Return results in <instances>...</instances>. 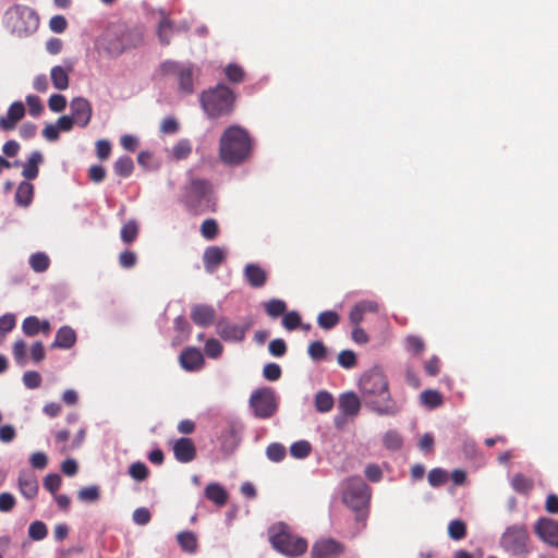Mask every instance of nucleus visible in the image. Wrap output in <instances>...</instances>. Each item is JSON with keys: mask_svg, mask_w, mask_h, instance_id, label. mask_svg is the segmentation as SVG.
Wrapping results in <instances>:
<instances>
[{"mask_svg": "<svg viewBox=\"0 0 558 558\" xmlns=\"http://www.w3.org/2000/svg\"><path fill=\"white\" fill-rule=\"evenodd\" d=\"M4 22L12 33L23 36L37 29L39 19L33 9L17 4L5 12Z\"/></svg>", "mask_w": 558, "mask_h": 558, "instance_id": "4", "label": "nucleus"}, {"mask_svg": "<svg viewBox=\"0 0 558 558\" xmlns=\"http://www.w3.org/2000/svg\"><path fill=\"white\" fill-rule=\"evenodd\" d=\"M252 143L247 132L240 126L228 128L221 138L219 153L226 163H239L251 153Z\"/></svg>", "mask_w": 558, "mask_h": 558, "instance_id": "2", "label": "nucleus"}, {"mask_svg": "<svg viewBox=\"0 0 558 558\" xmlns=\"http://www.w3.org/2000/svg\"><path fill=\"white\" fill-rule=\"evenodd\" d=\"M264 307H265L266 313L272 318H276V317L284 314L286 310H287L286 303L281 300H277V299L266 302L264 304Z\"/></svg>", "mask_w": 558, "mask_h": 558, "instance_id": "35", "label": "nucleus"}, {"mask_svg": "<svg viewBox=\"0 0 558 558\" xmlns=\"http://www.w3.org/2000/svg\"><path fill=\"white\" fill-rule=\"evenodd\" d=\"M173 34V26L167 17H162L158 25V36L162 44L168 45Z\"/></svg>", "mask_w": 558, "mask_h": 558, "instance_id": "37", "label": "nucleus"}, {"mask_svg": "<svg viewBox=\"0 0 558 558\" xmlns=\"http://www.w3.org/2000/svg\"><path fill=\"white\" fill-rule=\"evenodd\" d=\"M255 415L262 418L270 417L277 410L275 392L270 388L254 391L250 399Z\"/></svg>", "mask_w": 558, "mask_h": 558, "instance_id": "9", "label": "nucleus"}, {"mask_svg": "<svg viewBox=\"0 0 558 558\" xmlns=\"http://www.w3.org/2000/svg\"><path fill=\"white\" fill-rule=\"evenodd\" d=\"M342 551V547L333 539H320L313 546V558H337Z\"/></svg>", "mask_w": 558, "mask_h": 558, "instance_id": "15", "label": "nucleus"}, {"mask_svg": "<svg viewBox=\"0 0 558 558\" xmlns=\"http://www.w3.org/2000/svg\"><path fill=\"white\" fill-rule=\"evenodd\" d=\"M405 348L413 354H420L424 350V342L416 336H409L405 338Z\"/></svg>", "mask_w": 558, "mask_h": 558, "instance_id": "53", "label": "nucleus"}, {"mask_svg": "<svg viewBox=\"0 0 558 558\" xmlns=\"http://www.w3.org/2000/svg\"><path fill=\"white\" fill-rule=\"evenodd\" d=\"M68 22L62 15H54L50 19L49 27L53 33L60 34L65 31Z\"/></svg>", "mask_w": 558, "mask_h": 558, "instance_id": "60", "label": "nucleus"}, {"mask_svg": "<svg viewBox=\"0 0 558 558\" xmlns=\"http://www.w3.org/2000/svg\"><path fill=\"white\" fill-rule=\"evenodd\" d=\"M44 486L51 493H56L61 486V477L58 474H48L45 477Z\"/></svg>", "mask_w": 558, "mask_h": 558, "instance_id": "63", "label": "nucleus"}, {"mask_svg": "<svg viewBox=\"0 0 558 558\" xmlns=\"http://www.w3.org/2000/svg\"><path fill=\"white\" fill-rule=\"evenodd\" d=\"M19 488L25 498H34L38 492L36 475L32 471H22L19 475Z\"/></svg>", "mask_w": 558, "mask_h": 558, "instance_id": "18", "label": "nucleus"}, {"mask_svg": "<svg viewBox=\"0 0 558 558\" xmlns=\"http://www.w3.org/2000/svg\"><path fill=\"white\" fill-rule=\"evenodd\" d=\"M225 74L227 78L233 83H240L244 80L243 69L235 63L228 64L225 68Z\"/></svg>", "mask_w": 558, "mask_h": 558, "instance_id": "44", "label": "nucleus"}, {"mask_svg": "<svg viewBox=\"0 0 558 558\" xmlns=\"http://www.w3.org/2000/svg\"><path fill=\"white\" fill-rule=\"evenodd\" d=\"M181 548L189 553H194L197 548V538L192 532H181L177 536Z\"/></svg>", "mask_w": 558, "mask_h": 558, "instance_id": "30", "label": "nucleus"}, {"mask_svg": "<svg viewBox=\"0 0 558 558\" xmlns=\"http://www.w3.org/2000/svg\"><path fill=\"white\" fill-rule=\"evenodd\" d=\"M167 153L173 160L186 159L192 153V144L189 140H180Z\"/></svg>", "mask_w": 558, "mask_h": 558, "instance_id": "27", "label": "nucleus"}, {"mask_svg": "<svg viewBox=\"0 0 558 558\" xmlns=\"http://www.w3.org/2000/svg\"><path fill=\"white\" fill-rule=\"evenodd\" d=\"M287 351L286 342L282 339H275L269 343V352L274 356H282Z\"/></svg>", "mask_w": 558, "mask_h": 558, "instance_id": "64", "label": "nucleus"}, {"mask_svg": "<svg viewBox=\"0 0 558 558\" xmlns=\"http://www.w3.org/2000/svg\"><path fill=\"white\" fill-rule=\"evenodd\" d=\"M71 117L75 124L85 128L90 122L93 108L90 102L84 97H74L70 102Z\"/></svg>", "mask_w": 558, "mask_h": 558, "instance_id": "12", "label": "nucleus"}, {"mask_svg": "<svg viewBox=\"0 0 558 558\" xmlns=\"http://www.w3.org/2000/svg\"><path fill=\"white\" fill-rule=\"evenodd\" d=\"M291 454L296 459H303L311 452V445L306 440H300L294 442L290 448Z\"/></svg>", "mask_w": 558, "mask_h": 558, "instance_id": "45", "label": "nucleus"}, {"mask_svg": "<svg viewBox=\"0 0 558 558\" xmlns=\"http://www.w3.org/2000/svg\"><path fill=\"white\" fill-rule=\"evenodd\" d=\"M215 316L216 312L209 305H195L191 310L192 320L201 327L211 325L215 319Z\"/></svg>", "mask_w": 558, "mask_h": 558, "instance_id": "21", "label": "nucleus"}, {"mask_svg": "<svg viewBox=\"0 0 558 558\" xmlns=\"http://www.w3.org/2000/svg\"><path fill=\"white\" fill-rule=\"evenodd\" d=\"M218 333L221 338L229 341H240L244 338L246 328L229 322H219L217 325Z\"/></svg>", "mask_w": 558, "mask_h": 558, "instance_id": "19", "label": "nucleus"}, {"mask_svg": "<svg viewBox=\"0 0 558 558\" xmlns=\"http://www.w3.org/2000/svg\"><path fill=\"white\" fill-rule=\"evenodd\" d=\"M448 533L452 539H462L466 534L465 523L461 520L451 521L448 526Z\"/></svg>", "mask_w": 558, "mask_h": 558, "instance_id": "42", "label": "nucleus"}, {"mask_svg": "<svg viewBox=\"0 0 558 558\" xmlns=\"http://www.w3.org/2000/svg\"><path fill=\"white\" fill-rule=\"evenodd\" d=\"M48 107L52 112H62L66 107V98L61 94H52L48 99Z\"/></svg>", "mask_w": 558, "mask_h": 558, "instance_id": "48", "label": "nucleus"}, {"mask_svg": "<svg viewBox=\"0 0 558 558\" xmlns=\"http://www.w3.org/2000/svg\"><path fill=\"white\" fill-rule=\"evenodd\" d=\"M423 405L435 409L442 404V397L436 390H425L420 396Z\"/></svg>", "mask_w": 558, "mask_h": 558, "instance_id": "31", "label": "nucleus"}, {"mask_svg": "<svg viewBox=\"0 0 558 558\" xmlns=\"http://www.w3.org/2000/svg\"><path fill=\"white\" fill-rule=\"evenodd\" d=\"M527 532L522 526H512L502 535L504 547L513 555L524 554L526 551Z\"/></svg>", "mask_w": 558, "mask_h": 558, "instance_id": "11", "label": "nucleus"}, {"mask_svg": "<svg viewBox=\"0 0 558 558\" xmlns=\"http://www.w3.org/2000/svg\"><path fill=\"white\" fill-rule=\"evenodd\" d=\"M535 532L545 543L558 547V523L543 518L535 525Z\"/></svg>", "mask_w": 558, "mask_h": 558, "instance_id": "14", "label": "nucleus"}, {"mask_svg": "<svg viewBox=\"0 0 558 558\" xmlns=\"http://www.w3.org/2000/svg\"><path fill=\"white\" fill-rule=\"evenodd\" d=\"M326 353L327 349L322 341H314L308 345V354L315 361L325 359Z\"/></svg>", "mask_w": 558, "mask_h": 558, "instance_id": "51", "label": "nucleus"}, {"mask_svg": "<svg viewBox=\"0 0 558 558\" xmlns=\"http://www.w3.org/2000/svg\"><path fill=\"white\" fill-rule=\"evenodd\" d=\"M369 496L368 486L360 477L350 478L343 484V502L353 510L365 508Z\"/></svg>", "mask_w": 558, "mask_h": 558, "instance_id": "8", "label": "nucleus"}, {"mask_svg": "<svg viewBox=\"0 0 558 558\" xmlns=\"http://www.w3.org/2000/svg\"><path fill=\"white\" fill-rule=\"evenodd\" d=\"M48 534L47 526L41 521H34L31 523L28 527V536L33 541H41L44 539Z\"/></svg>", "mask_w": 558, "mask_h": 558, "instance_id": "39", "label": "nucleus"}, {"mask_svg": "<svg viewBox=\"0 0 558 558\" xmlns=\"http://www.w3.org/2000/svg\"><path fill=\"white\" fill-rule=\"evenodd\" d=\"M269 541L275 549L289 557L303 555L307 549V542L293 534L284 523L274 524L269 531Z\"/></svg>", "mask_w": 558, "mask_h": 558, "instance_id": "3", "label": "nucleus"}, {"mask_svg": "<svg viewBox=\"0 0 558 558\" xmlns=\"http://www.w3.org/2000/svg\"><path fill=\"white\" fill-rule=\"evenodd\" d=\"M25 100L31 116L38 117L41 114L44 106L37 96L28 95Z\"/></svg>", "mask_w": 558, "mask_h": 558, "instance_id": "52", "label": "nucleus"}, {"mask_svg": "<svg viewBox=\"0 0 558 558\" xmlns=\"http://www.w3.org/2000/svg\"><path fill=\"white\" fill-rule=\"evenodd\" d=\"M43 161V156L39 151L31 154L29 158L23 166V175L27 180L35 179L38 175V166Z\"/></svg>", "mask_w": 558, "mask_h": 558, "instance_id": "28", "label": "nucleus"}, {"mask_svg": "<svg viewBox=\"0 0 558 558\" xmlns=\"http://www.w3.org/2000/svg\"><path fill=\"white\" fill-rule=\"evenodd\" d=\"M137 256L132 251H124L119 256V263L124 268H131L136 264Z\"/></svg>", "mask_w": 558, "mask_h": 558, "instance_id": "62", "label": "nucleus"}, {"mask_svg": "<svg viewBox=\"0 0 558 558\" xmlns=\"http://www.w3.org/2000/svg\"><path fill=\"white\" fill-rule=\"evenodd\" d=\"M219 232V227L216 220L206 219L201 226V233L207 240H214Z\"/></svg>", "mask_w": 558, "mask_h": 558, "instance_id": "41", "label": "nucleus"}, {"mask_svg": "<svg viewBox=\"0 0 558 558\" xmlns=\"http://www.w3.org/2000/svg\"><path fill=\"white\" fill-rule=\"evenodd\" d=\"M447 477V472L441 469H434L428 473V482L434 487L445 484Z\"/></svg>", "mask_w": 558, "mask_h": 558, "instance_id": "57", "label": "nucleus"}, {"mask_svg": "<svg viewBox=\"0 0 558 558\" xmlns=\"http://www.w3.org/2000/svg\"><path fill=\"white\" fill-rule=\"evenodd\" d=\"M185 204L195 215L214 210L209 183L202 180L193 181L187 190Z\"/></svg>", "mask_w": 558, "mask_h": 558, "instance_id": "7", "label": "nucleus"}, {"mask_svg": "<svg viewBox=\"0 0 558 558\" xmlns=\"http://www.w3.org/2000/svg\"><path fill=\"white\" fill-rule=\"evenodd\" d=\"M133 46L131 34L122 26H108L96 40V47L109 56H119Z\"/></svg>", "mask_w": 558, "mask_h": 558, "instance_id": "5", "label": "nucleus"}, {"mask_svg": "<svg viewBox=\"0 0 558 558\" xmlns=\"http://www.w3.org/2000/svg\"><path fill=\"white\" fill-rule=\"evenodd\" d=\"M267 457L274 462H279L286 457V448L280 444H271L267 448Z\"/></svg>", "mask_w": 558, "mask_h": 558, "instance_id": "50", "label": "nucleus"}, {"mask_svg": "<svg viewBox=\"0 0 558 558\" xmlns=\"http://www.w3.org/2000/svg\"><path fill=\"white\" fill-rule=\"evenodd\" d=\"M205 496L218 507H222L228 501L227 490L218 483H210L205 488Z\"/></svg>", "mask_w": 558, "mask_h": 558, "instance_id": "25", "label": "nucleus"}, {"mask_svg": "<svg viewBox=\"0 0 558 558\" xmlns=\"http://www.w3.org/2000/svg\"><path fill=\"white\" fill-rule=\"evenodd\" d=\"M25 350H26V344L24 341L17 340L14 342L13 356H14L15 362L21 366H24L27 362Z\"/></svg>", "mask_w": 558, "mask_h": 558, "instance_id": "49", "label": "nucleus"}, {"mask_svg": "<svg viewBox=\"0 0 558 558\" xmlns=\"http://www.w3.org/2000/svg\"><path fill=\"white\" fill-rule=\"evenodd\" d=\"M205 352L209 357H218L222 352V345L216 339H210L205 344Z\"/></svg>", "mask_w": 558, "mask_h": 558, "instance_id": "61", "label": "nucleus"}, {"mask_svg": "<svg viewBox=\"0 0 558 558\" xmlns=\"http://www.w3.org/2000/svg\"><path fill=\"white\" fill-rule=\"evenodd\" d=\"M227 254V248L219 246L207 247L203 256L205 269L210 274L216 271L219 265H221L225 262Z\"/></svg>", "mask_w": 558, "mask_h": 558, "instance_id": "16", "label": "nucleus"}, {"mask_svg": "<svg viewBox=\"0 0 558 558\" xmlns=\"http://www.w3.org/2000/svg\"><path fill=\"white\" fill-rule=\"evenodd\" d=\"M512 487L520 493H527L533 487V482L522 474H517L512 478Z\"/></svg>", "mask_w": 558, "mask_h": 558, "instance_id": "46", "label": "nucleus"}, {"mask_svg": "<svg viewBox=\"0 0 558 558\" xmlns=\"http://www.w3.org/2000/svg\"><path fill=\"white\" fill-rule=\"evenodd\" d=\"M202 106L209 117H219L231 112L234 102V96L230 88L225 85H218L202 95Z\"/></svg>", "mask_w": 558, "mask_h": 558, "instance_id": "6", "label": "nucleus"}, {"mask_svg": "<svg viewBox=\"0 0 558 558\" xmlns=\"http://www.w3.org/2000/svg\"><path fill=\"white\" fill-rule=\"evenodd\" d=\"M134 169L133 161L130 157H120L114 163V171L121 177H129Z\"/></svg>", "mask_w": 558, "mask_h": 558, "instance_id": "38", "label": "nucleus"}, {"mask_svg": "<svg viewBox=\"0 0 558 558\" xmlns=\"http://www.w3.org/2000/svg\"><path fill=\"white\" fill-rule=\"evenodd\" d=\"M34 194V186L28 182H21L15 193V202L20 206H28Z\"/></svg>", "mask_w": 558, "mask_h": 558, "instance_id": "29", "label": "nucleus"}, {"mask_svg": "<svg viewBox=\"0 0 558 558\" xmlns=\"http://www.w3.org/2000/svg\"><path fill=\"white\" fill-rule=\"evenodd\" d=\"M138 233V226L135 220L128 221L121 229V239L124 243L133 242Z\"/></svg>", "mask_w": 558, "mask_h": 558, "instance_id": "36", "label": "nucleus"}, {"mask_svg": "<svg viewBox=\"0 0 558 558\" xmlns=\"http://www.w3.org/2000/svg\"><path fill=\"white\" fill-rule=\"evenodd\" d=\"M173 453L178 461L187 463L194 460L196 448L192 439L180 438L173 444Z\"/></svg>", "mask_w": 558, "mask_h": 558, "instance_id": "17", "label": "nucleus"}, {"mask_svg": "<svg viewBox=\"0 0 558 558\" xmlns=\"http://www.w3.org/2000/svg\"><path fill=\"white\" fill-rule=\"evenodd\" d=\"M360 391L364 403L377 413L393 415L399 411L391 398L387 377L380 369H371L361 377Z\"/></svg>", "mask_w": 558, "mask_h": 558, "instance_id": "1", "label": "nucleus"}, {"mask_svg": "<svg viewBox=\"0 0 558 558\" xmlns=\"http://www.w3.org/2000/svg\"><path fill=\"white\" fill-rule=\"evenodd\" d=\"M23 383L28 389L38 388L41 384V376L38 372L28 371L23 375Z\"/></svg>", "mask_w": 558, "mask_h": 558, "instance_id": "56", "label": "nucleus"}, {"mask_svg": "<svg viewBox=\"0 0 558 558\" xmlns=\"http://www.w3.org/2000/svg\"><path fill=\"white\" fill-rule=\"evenodd\" d=\"M361 401L353 392L344 393L339 399V409L345 415L355 416L360 412Z\"/></svg>", "mask_w": 558, "mask_h": 558, "instance_id": "23", "label": "nucleus"}, {"mask_svg": "<svg viewBox=\"0 0 558 558\" xmlns=\"http://www.w3.org/2000/svg\"><path fill=\"white\" fill-rule=\"evenodd\" d=\"M72 66L56 65L50 70V80L58 90H65L70 85V73Z\"/></svg>", "mask_w": 558, "mask_h": 558, "instance_id": "22", "label": "nucleus"}, {"mask_svg": "<svg viewBox=\"0 0 558 558\" xmlns=\"http://www.w3.org/2000/svg\"><path fill=\"white\" fill-rule=\"evenodd\" d=\"M160 71L163 75H177L179 86L182 92H193L194 69L192 65L166 61L161 64Z\"/></svg>", "mask_w": 558, "mask_h": 558, "instance_id": "10", "label": "nucleus"}, {"mask_svg": "<svg viewBox=\"0 0 558 558\" xmlns=\"http://www.w3.org/2000/svg\"><path fill=\"white\" fill-rule=\"evenodd\" d=\"M25 111V105L22 101L12 102L7 114L0 118V129L4 132L13 131L24 118Z\"/></svg>", "mask_w": 558, "mask_h": 558, "instance_id": "13", "label": "nucleus"}, {"mask_svg": "<svg viewBox=\"0 0 558 558\" xmlns=\"http://www.w3.org/2000/svg\"><path fill=\"white\" fill-rule=\"evenodd\" d=\"M244 275L250 284L256 288L264 286L267 278L265 270L255 264H248L245 267Z\"/></svg>", "mask_w": 558, "mask_h": 558, "instance_id": "26", "label": "nucleus"}, {"mask_svg": "<svg viewBox=\"0 0 558 558\" xmlns=\"http://www.w3.org/2000/svg\"><path fill=\"white\" fill-rule=\"evenodd\" d=\"M23 332L29 337L40 332V320L36 316H29L22 324Z\"/></svg>", "mask_w": 558, "mask_h": 558, "instance_id": "43", "label": "nucleus"}, {"mask_svg": "<svg viewBox=\"0 0 558 558\" xmlns=\"http://www.w3.org/2000/svg\"><path fill=\"white\" fill-rule=\"evenodd\" d=\"M384 446L389 450L400 449L402 446V437L395 430L387 432L383 437Z\"/></svg>", "mask_w": 558, "mask_h": 558, "instance_id": "40", "label": "nucleus"}, {"mask_svg": "<svg viewBox=\"0 0 558 558\" xmlns=\"http://www.w3.org/2000/svg\"><path fill=\"white\" fill-rule=\"evenodd\" d=\"M338 362L341 366L350 368L355 365L356 356L353 351L345 350L340 352V354L338 355Z\"/></svg>", "mask_w": 558, "mask_h": 558, "instance_id": "59", "label": "nucleus"}, {"mask_svg": "<svg viewBox=\"0 0 558 558\" xmlns=\"http://www.w3.org/2000/svg\"><path fill=\"white\" fill-rule=\"evenodd\" d=\"M75 342H76L75 331L69 326H63L57 331L56 339H54L52 347L70 349L75 344Z\"/></svg>", "mask_w": 558, "mask_h": 558, "instance_id": "24", "label": "nucleus"}, {"mask_svg": "<svg viewBox=\"0 0 558 558\" xmlns=\"http://www.w3.org/2000/svg\"><path fill=\"white\" fill-rule=\"evenodd\" d=\"M263 375L266 379L275 381L281 376V368L276 363H268L263 369Z\"/></svg>", "mask_w": 558, "mask_h": 558, "instance_id": "58", "label": "nucleus"}, {"mask_svg": "<svg viewBox=\"0 0 558 558\" xmlns=\"http://www.w3.org/2000/svg\"><path fill=\"white\" fill-rule=\"evenodd\" d=\"M315 407L319 412H329L333 407V398L326 391H319L315 397Z\"/></svg>", "mask_w": 558, "mask_h": 558, "instance_id": "33", "label": "nucleus"}, {"mask_svg": "<svg viewBox=\"0 0 558 558\" xmlns=\"http://www.w3.org/2000/svg\"><path fill=\"white\" fill-rule=\"evenodd\" d=\"M130 475L136 481H144L148 475V469L144 463L136 462L129 469Z\"/></svg>", "mask_w": 558, "mask_h": 558, "instance_id": "55", "label": "nucleus"}, {"mask_svg": "<svg viewBox=\"0 0 558 558\" xmlns=\"http://www.w3.org/2000/svg\"><path fill=\"white\" fill-rule=\"evenodd\" d=\"M78 498L86 502L96 501L99 498V488L97 486L84 487L78 492Z\"/></svg>", "mask_w": 558, "mask_h": 558, "instance_id": "54", "label": "nucleus"}, {"mask_svg": "<svg viewBox=\"0 0 558 558\" xmlns=\"http://www.w3.org/2000/svg\"><path fill=\"white\" fill-rule=\"evenodd\" d=\"M50 264L49 257L45 253L33 254L29 258V265L36 272H43L48 269Z\"/></svg>", "mask_w": 558, "mask_h": 558, "instance_id": "34", "label": "nucleus"}, {"mask_svg": "<svg viewBox=\"0 0 558 558\" xmlns=\"http://www.w3.org/2000/svg\"><path fill=\"white\" fill-rule=\"evenodd\" d=\"M283 327L291 331L301 326V316L298 312L291 311L284 314L282 318Z\"/></svg>", "mask_w": 558, "mask_h": 558, "instance_id": "47", "label": "nucleus"}, {"mask_svg": "<svg viewBox=\"0 0 558 558\" xmlns=\"http://www.w3.org/2000/svg\"><path fill=\"white\" fill-rule=\"evenodd\" d=\"M340 320L339 315L333 311H326L318 315L317 323L323 329H331Z\"/></svg>", "mask_w": 558, "mask_h": 558, "instance_id": "32", "label": "nucleus"}, {"mask_svg": "<svg viewBox=\"0 0 558 558\" xmlns=\"http://www.w3.org/2000/svg\"><path fill=\"white\" fill-rule=\"evenodd\" d=\"M180 363L186 371H196L202 367L204 357L198 349L189 348L181 353Z\"/></svg>", "mask_w": 558, "mask_h": 558, "instance_id": "20", "label": "nucleus"}]
</instances>
